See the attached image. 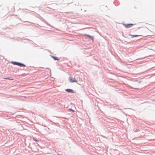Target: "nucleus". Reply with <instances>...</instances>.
I'll list each match as a JSON object with an SVG mask.
<instances>
[{
  "mask_svg": "<svg viewBox=\"0 0 155 155\" xmlns=\"http://www.w3.org/2000/svg\"><path fill=\"white\" fill-rule=\"evenodd\" d=\"M33 139L34 140H35V141H37V140H36L34 138H33Z\"/></svg>",
  "mask_w": 155,
  "mask_h": 155,
  "instance_id": "nucleus-11",
  "label": "nucleus"
},
{
  "mask_svg": "<svg viewBox=\"0 0 155 155\" xmlns=\"http://www.w3.org/2000/svg\"><path fill=\"white\" fill-rule=\"evenodd\" d=\"M4 78L6 79H9V78Z\"/></svg>",
  "mask_w": 155,
  "mask_h": 155,
  "instance_id": "nucleus-12",
  "label": "nucleus"
},
{
  "mask_svg": "<svg viewBox=\"0 0 155 155\" xmlns=\"http://www.w3.org/2000/svg\"><path fill=\"white\" fill-rule=\"evenodd\" d=\"M12 63L13 64H14L17 65L18 62H12Z\"/></svg>",
  "mask_w": 155,
  "mask_h": 155,
  "instance_id": "nucleus-8",
  "label": "nucleus"
},
{
  "mask_svg": "<svg viewBox=\"0 0 155 155\" xmlns=\"http://www.w3.org/2000/svg\"><path fill=\"white\" fill-rule=\"evenodd\" d=\"M134 24H124V27L127 28H129L131 27Z\"/></svg>",
  "mask_w": 155,
  "mask_h": 155,
  "instance_id": "nucleus-2",
  "label": "nucleus"
},
{
  "mask_svg": "<svg viewBox=\"0 0 155 155\" xmlns=\"http://www.w3.org/2000/svg\"><path fill=\"white\" fill-rule=\"evenodd\" d=\"M9 80H13V79H12V78H11V79H9Z\"/></svg>",
  "mask_w": 155,
  "mask_h": 155,
  "instance_id": "nucleus-13",
  "label": "nucleus"
},
{
  "mask_svg": "<svg viewBox=\"0 0 155 155\" xmlns=\"http://www.w3.org/2000/svg\"><path fill=\"white\" fill-rule=\"evenodd\" d=\"M52 58L54 60H59V59L57 57L54 56H52Z\"/></svg>",
  "mask_w": 155,
  "mask_h": 155,
  "instance_id": "nucleus-6",
  "label": "nucleus"
},
{
  "mask_svg": "<svg viewBox=\"0 0 155 155\" xmlns=\"http://www.w3.org/2000/svg\"><path fill=\"white\" fill-rule=\"evenodd\" d=\"M17 65L21 67H25V66L24 64L19 63H18Z\"/></svg>",
  "mask_w": 155,
  "mask_h": 155,
  "instance_id": "nucleus-4",
  "label": "nucleus"
},
{
  "mask_svg": "<svg viewBox=\"0 0 155 155\" xmlns=\"http://www.w3.org/2000/svg\"><path fill=\"white\" fill-rule=\"evenodd\" d=\"M130 35V36H131L133 38H134V37H137V36H141L142 35Z\"/></svg>",
  "mask_w": 155,
  "mask_h": 155,
  "instance_id": "nucleus-5",
  "label": "nucleus"
},
{
  "mask_svg": "<svg viewBox=\"0 0 155 155\" xmlns=\"http://www.w3.org/2000/svg\"><path fill=\"white\" fill-rule=\"evenodd\" d=\"M65 91L69 93H74V91L72 89H67L65 90Z\"/></svg>",
  "mask_w": 155,
  "mask_h": 155,
  "instance_id": "nucleus-3",
  "label": "nucleus"
},
{
  "mask_svg": "<svg viewBox=\"0 0 155 155\" xmlns=\"http://www.w3.org/2000/svg\"><path fill=\"white\" fill-rule=\"evenodd\" d=\"M85 35L87 36L88 37L90 38L92 40L94 38L92 36L87 35Z\"/></svg>",
  "mask_w": 155,
  "mask_h": 155,
  "instance_id": "nucleus-7",
  "label": "nucleus"
},
{
  "mask_svg": "<svg viewBox=\"0 0 155 155\" xmlns=\"http://www.w3.org/2000/svg\"><path fill=\"white\" fill-rule=\"evenodd\" d=\"M138 131V130L137 129H136V130H135L134 131L135 132H137V131Z\"/></svg>",
  "mask_w": 155,
  "mask_h": 155,
  "instance_id": "nucleus-9",
  "label": "nucleus"
},
{
  "mask_svg": "<svg viewBox=\"0 0 155 155\" xmlns=\"http://www.w3.org/2000/svg\"><path fill=\"white\" fill-rule=\"evenodd\" d=\"M70 110H71V111H73V112L74 111V110H72V109H70Z\"/></svg>",
  "mask_w": 155,
  "mask_h": 155,
  "instance_id": "nucleus-10",
  "label": "nucleus"
},
{
  "mask_svg": "<svg viewBox=\"0 0 155 155\" xmlns=\"http://www.w3.org/2000/svg\"><path fill=\"white\" fill-rule=\"evenodd\" d=\"M69 80L70 82L71 83L77 82V81L75 79V78L72 77H69Z\"/></svg>",
  "mask_w": 155,
  "mask_h": 155,
  "instance_id": "nucleus-1",
  "label": "nucleus"
}]
</instances>
